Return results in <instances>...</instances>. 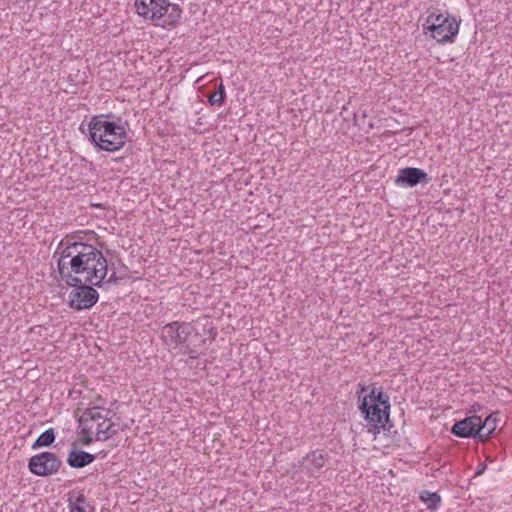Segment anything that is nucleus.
I'll return each mask as SVG.
<instances>
[{
    "label": "nucleus",
    "instance_id": "nucleus-11",
    "mask_svg": "<svg viewBox=\"0 0 512 512\" xmlns=\"http://www.w3.org/2000/svg\"><path fill=\"white\" fill-rule=\"evenodd\" d=\"M477 419L479 418L468 417L458 421L453 425L451 432L458 437L480 439V424L475 423Z\"/></svg>",
    "mask_w": 512,
    "mask_h": 512
},
{
    "label": "nucleus",
    "instance_id": "nucleus-13",
    "mask_svg": "<svg viewBox=\"0 0 512 512\" xmlns=\"http://www.w3.org/2000/svg\"><path fill=\"white\" fill-rule=\"evenodd\" d=\"M326 463V457L323 451H314L308 454L302 461L303 469L310 473L318 472Z\"/></svg>",
    "mask_w": 512,
    "mask_h": 512
},
{
    "label": "nucleus",
    "instance_id": "nucleus-3",
    "mask_svg": "<svg viewBox=\"0 0 512 512\" xmlns=\"http://www.w3.org/2000/svg\"><path fill=\"white\" fill-rule=\"evenodd\" d=\"M110 413L109 410L100 407H92L83 412L79 419V427L84 435L83 445H89L94 440L106 441L117 433Z\"/></svg>",
    "mask_w": 512,
    "mask_h": 512
},
{
    "label": "nucleus",
    "instance_id": "nucleus-5",
    "mask_svg": "<svg viewBox=\"0 0 512 512\" xmlns=\"http://www.w3.org/2000/svg\"><path fill=\"white\" fill-rule=\"evenodd\" d=\"M425 29L431 32V36L439 43L452 41L457 35L459 24L449 14L431 13L425 24Z\"/></svg>",
    "mask_w": 512,
    "mask_h": 512
},
{
    "label": "nucleus",
    "instance_id": "nucleus-2",
    "mask_svg": "<svg viewBox=\"0 0 512 512\" xmlns=\"http://www.w3.org/2000/svg\"><path fill=\"white\" fill-rule=\"evenodd\" d=\"M107 117L96 115L91 118L88 124L89 140L99 150L114 152L125 145L127 132L122 125L106 120Z\"/></svg>",
    "mask_w": 512,
    "mask_h": 512
},
{
    "label": "nucleus",
    "instance_id": "nucleus-21",
    "mask_svg": "<svg viewBox=\"0 0 512 512\" xmlns=\"http://www.w3.org/2000/svg\"><path fill=\"white\" fill-rule=\"evenodd\" d=\"M117 281H118V277L116 276V273L113 272L105 282L109 283V284H111V283L114 284V283H117Z\"/></svg>",
    "mask_w": 512,
    "mask_h": 512
},
{
    "label": "nucleus",
    "instance_id": "nucleus-14",
    "mask_svg": "<svg viewBox=\"0 0 512 512\" xmlns=\"http://www.w3.org/2000/svg\"><path fill=\"white\" fill-rule=\"evenodd\" d=\"M501 421V415L498 412L490 414L484 422H482V441L484 437H489L497 429Z\"/></svg>",
    "mask_w": 512,
    "mask_h": 512
},
{
    "label": "nucleus",
    "instance_id": "nucleus-8",
    "mask_svg": "<svg viewBox=\"0 0 512 512\" xmlns=\"http://www.w3.org/2000/svg\"><path fill=\"white\" fill-rule=\"evenodd\" d=\"M193 332L195 327L191 323L174 321L162 327L161 339L168 346H184Z\"/></svg>",
    "mask_w": 512,
    "mask_h": 512
},
{
    "label": "nucleus",
    "instance_id": "nucleus-7",
    "mask_svg": "<svg viewBox=\"0 0 512 512\" xmlns=\"http://www.w3.org/2000/svg\"><path fill=\"white\" fill-rule=\"evenodd\" d=\"M62 461L52 452H41L29 459L28 468L36 476L47 477L56 474Z\"/></svg>",
    "mask_w": 512,
    "mask_h": 512
},
{
    "label": "nucleus",
    "instance_id": "nucleus-10",
    "mask_svg": "<svg viewBox=\"0 0 512 512\" xmlns=\"http://www.w3.org/2000/svg\"><path fill=\"white\" fill-rule=\"evenodd\" d=\"M429 177L422 169L406 167L399 170L395 183L402 187H414L419 183H427Z\"/></svg>",
    "mask_w": 512,
    "mask_h": 512
},
{
    "label": "nucleus",
    "instance_id": "nucleus-18",
    "mask_svg": "<svg viewBox=\"0 0 512 512\" xmlns=\"http://www.w3.org/2000/svg\"><path fill=\"white\" fill-rule=\"evenodd\" d=\"M421 500L426 504L427 508L431 510L437 509L441 498L437 493L425 491L420 496Z\"/></svg>",
    "mask_w": 512,
    "mask_h": 512
},
{
    "label": "nucleus",
    "instance_id": "nucleus-15",
    "mask_svg": "<svg viewBox=\"0 0 512 512\" xmlns=\"http://www.w3.org/2000/svg\"><path fill=\"white\" fill-rule=\"evenodd\" d=\"M68 502L70 512H90V506L83 494H78L75 498L69 497Z\"/></svg>",
    "mask_w": 512,
    "mask_h": 512
},
{
    "label": "nucleus",
    "instance_id": "nucleus-9",
    "mask_svg": "<svg viewBox=\"0 0 512 512\" xmlns=\"http://www.w3.org/2000/svg\"><path fill=\"white\" fill-rule=\"evenodd\" d=\"M137 14L153 23H158L169 10V0H136Z\"/></svg>",
    "mask_w": 512,
    "mask_h": 512
},
{
    "label": "nucleus",
    "instance_id": "nucleus-23",
    "mask_svg": "<svg viewBox=\"0 0 512 512\" xmlns=\"http://www.w3.org/2000/svg\"><path fill=\"white\" fill-rule=\"evenodd\" d=\"M368 389H369V387H368V388H365V387L363 386V387L361 388V391H362V392H364V391H366V390H368Z\"/></svg>",
    "mask_w": 512,
    "mask_h": 512
},
{
    "label": "nucleus",
    "instance_id": "nucleus-6",
    "mask_svg": "<svg viewBox=\"0 0 512 512\" xmlns=\"http://www.w3.org/2000/svg\"><path fill=\"white\" fill-rule=\"evenodd\" d=\"M74 289L69 293V306L75 310H84L93 307L99 298L98 292L93 288L94 285L81 282L76 285H69Z\"/></svg>",
    "mask_w": 512,
    "mask_h": 512
},
{
    "label": "nucleus",
    "instance_id": "nucleus-19",
    "mask_svg": "<svg viewBox=\"0 0 512 512\" xmlns=\"http://www.w3.org/2000/svg\"><path fill=\"white\" fill-rule=\"evenodd\" d=\"M224 99H225V89H224V86L223 84L221 83L217 89V91H215L213 94H211L208 98V102L211 104V105H222L223 102H224Z\"/></svg>",
    "mask_w": 512,
    "mask_h": 512
},
{
    "label": "nucleus",
    "instance_id": "nucleus-1",
    "mask_svg": "<svg viewBox=\"0 0 512 512\" xmlns=\"http://www.w3.org/2000/svg\"><path fill=\"white\" fill-rule=\"evenodd\" d=\"M59 254L57 261L61 279L67 285H76L81 282V276L85 283L101 287L108 273L107 259L102 251L94 245L67 240L64 246L62 240L55 252Z\"/></svg>",
    "mask_w": 512,
    "mask_h": 512
},
{
    "label": "nucleus",
    "instance_id": "nucleus-24",
    "mask_svg": "<svg viewBox=\"0 0 512 512\" xmlns=\"http://www.w3.org/2000/svg\"><path fill=\"white\" fill-rule=\"evenodd\" d=\"M484 470H485V467L482 465V468H481L482 473L484 472Z\"/></svg>",
    "mask_w": 512,
    "mask_h": 512
},
{
    "label": "nucleus",
    "instance_id": "nucleus-4",
    "mask_svg": "<svg viewBox=\"0 0 512 512\" xmlns=\"http://www.w3.org/2000/svg\"><path fill=\"white\" fill-rule=\"evenodd\" d=\"M359 409L368 424L377 432L380 429L386 430V423L389 421L390 402L388 395L381 389L373 386L369 394L363 396Z\"/></svg>",
    "mask_w": 512,
    "mask_h": 512
},
{
    "label": "nucleus",
    "instance_id": "nucleus-12",
    "mask_svg": "<svg viewBox=\"0 0 512 512\" xmlns=\"http://www.w3.org/2000/svg\"><path fill=\"white\" fill-rule=\"evenodd\" d=\"M95 460V455L83 450H71L67 457V463L72 468H83Z\"/></svg>",
    "mask_w": 512,
    "mask_h": 512
},
{
    "label": "nucleus",
    "instance_id": "nucleus-17",
    "mask_svg": "<svg viewBox=\"0 0 512 512\" xmlns=\"http://www.w3.org/2000/svg\"><path fill=\"white\" fill-rule=\"evenodd\" d=\"M182 14V9L178 4H173L169 2V10L166 13L165 24L169 26H176L179 22Z\"/></svg>",
    "mask_w": 512,
    "mask_h": 512
},
{
    "label": "nucleus",
    "instance_id": "nucleus-22",
    "mask_svg": "<svg viewBox=\"0 0 512 512\" xmlns=\"http://www.w3.org/2000/svg\"><path fill=\"white\" fill-rule=\"evenodd\" d=\"M478 475H480V463L475 468V475H474V477H476Z\"/></svg>",
    "mask_w": 512,
    "mask_h": 512
},
{
    "label": "nucleus",
    "instance_id": "nucleus-20",
    "mask_svg": "<svg viewBox=\"0 0 512 512\" xmlns=\"http://www.w3.org/2000/svg\"><path fill=\"white\" fill-rule=\"evenodd\" d=\"M185 347V351L184 353L187 354L189 356L190 359H197L199 357V352L194 349V348H191L189 347V345H184Z\"/></svg>",
    "mask_w": 512,
    "mask_h": 512
},
{
    "label": "nucleus",
    "instance_id": "nucleus-16",
    "mask_svg": "<svg viewBox=\"0 0 512 512\" xmlns=\"http://www.w3.org/2000/svg\"><path fill=\"white\" fill-rule=\"evenodd\" d=\"M55 441V432L52 428L45 430L32 444V449L48 447Z\"/></svg>",
    "mask_w": 512,
    "mask_h": 512
}]
</instances>
